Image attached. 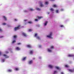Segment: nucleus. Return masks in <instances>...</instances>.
<instances>
[{"label": "nucleus", "instance_id": "49530a36", "mask_svg": "<svg viewBox=\"0 0 74 74\" xmlns=\"http://www.w3.org/2000/svg\"><path fill=\"white\" fill-rule=\"evenodd\" d=\"M24 22H26V21H27V20H24Z\"/></svg>", "mask_w": 74, "mask_h": 74}, {"label": "nucleus", "instance_id": "cd10ccee", "mask_svg": "<svg viewBox=\"0 0 74 74\" xmlns=\"http://www.w3.org/2000/svg\"><path fill=\"white\" fill-rule=\"evenodd\" d=\"M36 10H38V11H40V10H41V9L38 8L36 9Z\"/></svg>", "mask_w": 74, "mask_h": 74}, {"label": "nucleus", "instance_id": "8fccbe9b", "mask_svg": "<svg viewBox=\"0 0 74 74\" xmlns=\"http://www.w3.org/2000/svg\"><path fill=\"white\" fill-rule=\"evenodd\" d=\"M37 26H40V25H37Z\"/></svg>", "mask_w": 74, "mask_h": 74}, {"label": "nucleus", "instance_id": "58836bf2", "mask_svg": "<svg viewBox=\"0 0 74 74\" xmlns=\"http://www.w3.org/2000/svg\"><path fill=\"white\" fill-rule=\"evenodd\" d=\"M21 43H17V45H21Z\"/></svg>", "mask_w": 74, "mask_h": 74}, {"label": "nucleus", "instance_id": "f03ea898", "mask_svg": "<svg viewBox=\"0 0 74 74\" xmlns=\"http://www.w3.org/2000/svg\"><path fill=\"white\" fill-rule=\"evenodd\" d=\"M53 48H54V47L53 46H52L51 47V49H48V51L49 52H52V51L51 50V49H53Z\"/></svg>", "mask_w": 74, "mask_h": 74}, {"label": "nucleus", "instance_id": "2eb2a0df", "mask_svg": "<svg viewBox=\"0 0 74 74\" xmlns=\"http://www.w3.org/2000/svg\"><path fill=\"white\" fill-rule=\"evenodd\" d=\"M5 62V59H1V62H2V63H3V62Z\"/></svg>", "mask_w": 74, "mask_h": 74}, {"label": "nucleus", "instance_id": "bb28decb", "mask_svg": "<svg viewBox=\"0 0 74 74\" xmlns=\"http://www.w3.org/2000/svg\"><path fill=\"white\" fill-rule=\"evenodd\" d=\"M3 18H4V19H5L6 21V20H7V18H6V17H5V16H3Z\"/></svg>", "mask_w": 74, "mask_h": 74}, {"label": "nucleus", "instance_id": "0eeeda50", "mask_svg": "<svg viewBox=\"0 0 74 74\" xmlns=\"http://www.w3.org/2000/svg\"><path fill=\"white\" fill-rule=\"evenodd\" d=\"M16 49L17 51H19V50H21V49L18 47H17L16 48Z\"/></svg>", "mask_w": 74, "mask_h": 74}, {"label": "nucleus", "instance_id": "412c9836", "mask_svg": "<svg viewBox=\"0 0 74 74\" xmlns=\"http://www.w3.org/2000/svg\"><path fill=\"white\" fill-rule=\"evenodd\" d=\"M58 73V71H54V74H57Z\"/></svg>", "mask_w": 74, "mask_h": 74}, {"label": "nucleus", "instance_id": "c03bdc74", "mask_svg": "<svg viewBox=\"0 0 74 74\" xmlns=\"http://www.w3.org/2000/svg\"><path fill=\"white\" fill-rule=\"evenodd\" d=\"M5 53H8V52L7 51H5Z\"/></svg>", "mask_w": 74, "mask_h": 74}, {"label": "nucleus", "instance_id": "b1692460", "mask_svg": "<svg viewBox=\"0 0 74 74\" xmlns=\"http://www.w3.org/2000/svg\"><path fill=\"white\" fill-rule=\"evenodd\" d=\"M48 2L46 1L45 3V4H46V5H47L48 4Z\"/></svg>", "mask_w": 74, "mask_h": 74}, {"label": "nucleus", "instance_id": "72a5a7b5", "mask_svg": "<svg viewBox=\"0 0 74 74\" xmlns=\"http://www.w3.org/2000/svg\"><path fill=\"white\" fill-rule=\"evenodd\" d=\"M33 53V51H30V54H32V53Z\"/></svg>", "mask_w": 74, "mask_h": 74}, {"label": "nucleus", "instance_id": "a878e982", "mask_svg": "<svg viewBox=\"0 0 74 74\" xmlns=\"http://www.w3.org/2000/svg\"><path fill=\"white\" fill-rule=\"evenodd\" d=\"M8 72H12V70L9 69L8 70Z\"/></svg>", "mask_w": 74, "mask_h": 74}, {"label": "nucleus", "instance_id": "f8f14e48", "mask_svg": "<svg viewBox=\"0 0 74 74\" xmlns=\"http://www.w3.org/2000/svg\"><path fill=\"white\" fill-rule=\"evenodd\" d=\"M56 69H57V70H61V69L59 68V67H58L57 66H56Z\"/></svg>", "mask_w": 74, "mask_h": 74}, {"label": "nucleus", "instance_id": "de8ad7c7", "mask_svg": "<svg viewBox=\"0 0 74 74\" xmlns=\"http://www.w3.org/2000/svg\"><path fill=\"white\" fill-rule=\"evenodd\" d=\"M1 55V53L0 51V56Z\"/></svg>", "mask_w": 74, "mask_h": 74}, {"label": "nucleus", "instance_id": "e433bc0d", "mask_svg": "<svg viewBox=\"0 0 74 74\" xmlns=\"http://www.w3.org/2000/svg\"><path fill=\"white\" fill-rule=\"evenodd\" d=\"M2 25H6V23H3Z\"/></svg>", "mask_w": 74, "mask_h": 74}, {"label": "nucleus", "instance_id": "dca6fc26", "mask_svg": "<svg viewBox=\"0 0 74 74\" xmlns=\"http://www.w3.org/2000/svg\"><path fill=\"white\" fill-rule=\"evenodd\" d=\"M22 34L23 35V36H25V37H26L27 36L26 34L25 33H23Z\"/></svg>", "mask_w": 74, "mask_h": 74}, {"label": "nucleus", "instance_id": "f704fd0d", "mask_svg": "<svg viewBox=\"0 0 74 74\" xmlns=\"http://www.w3.org/2000/svg\"><path fill=\"white\" fill-rule=\"evenodd\" d=\"M15 42H16V41L15 40H14V41H13V42H12L13 44H14V43H15Z\"/></svg>", "mask_w": 74, "mask_h": 74}, {"label": "nucleus", "instance_id": "37998d69", "mask_svg": "<svg viewBox=\"0 0 74 74\" xmlns=\"http://www.w3.org/2000/svg\"><path fill=\"white\" fill-rule=\"evenodd\" d=\"M2 31V29L0 28V32H1Z\"/></svg>", "mask_w": 74, "mask_h": 74}, {"label": "nucleus", "instance_id": "9b49d317", "mask_svg": "<svg viewBox=\"0 0 74 74\" xmlns=\"http://www.w3.org/2000/svg\"><path fill=\"white\" fill-rule=\"evenodd\" d=\"M40 7H44V5L42 4V2H40Z\"/></svg>", "mask_w": 74, "mask_h": 74}, {"label": "nucleus", "instance_id": "f3484780", "mask_svg": "<svg viewBox=\"0 0 74 74\" xmlns=\"http://www.w3.org/2000/svg\"><path fill=\"white\" fill-rule=\"evenodd\" d=\"M26 57H25V58H23L22 59L23 61H24V60H26Z\"/></svg>", "mask_w": 74, "mask_h": 74}, {"label": "nucleus", "instance_id": "20e7f679", "mask_svg": "<svg viewBox=\"0 0 74 74\" xmlns=\"http://www.w3.org/2000/svg\"><path fill=\"white\" fill-rule=\"evenodd\" d=\"M20 27H21V26L18 25L17 27H15L14 28V30L15 31H16V30H19V29H20Z\"/></svg>", "mask_w": 74, "mask_h": 74}, {"label": "nucleus", "instance_id": "7ed1b4c3", "mask_svg": "<svg viewBox=\"0 0 74 74\" xmlns=\"http://www.w3.org/2000/svg\"><path fill=\"white\" fill-rule=\"evenodd\" d=\"M34 37H36L37 39H38V40L40 39V37L37 35V34H35Z\"/></svg>", "mask_w": 74, "mask_h": 74}, {"label": "nucleus", "instance_id": "2f4dec72", "mask_svg": "<svg viewBox=\"0 0 74 74\" xmlns=\"http://www.w3.org/2000/svg\"><path fill=\"white\" fill-rule=\"evenodd\" d=\"M65 67H69V66L68 65H66L65 66Z\"/></svg>", "mask_w": 74, "mask_h": 74}, {"label": "nucleus", "instance_id": "ddd939ff", "mask_svg": "<svg viewBox=\"0 0 74 74\" xmlns=\"http://www.w3.org/2000/svg\"><path fill=\"white\" fill-rule=\"evenodd\" d=\"M68 57H73L74 56V55H71V54H70L68 55Z\"/></svg>", "mask_w": 74, "mask_h": 74}, {"label": "nucleus", "instance_id": "c85d7f7f", "mask_svg": "<svg viewBox=\"0 0 74 74\" xmlns=\"http://www.w3.org/2000/svg\"><path fill=\"white\" fill-rule=\"evenodd\" d=\"M56 13H59V11L58 10H57L56 11Z\"/></svg>", "mask_w": 74, "mask_h": 74}, {"label": "nucleus", "instance_id": "6e6552de", "mask_svg": "<svg viewBox=\"0 0 74 74\" xmlns=\"http://www.w3.org/2000/svg\"><path fill=\"white\" fill-rule=\"evenodd\" d=\"M3 56L5 57V58H9V56H8L7 55L5 54L3 55Z\"/></svg>", "mask_w": 74, "mask_h": 74}, {"label": "nucleus", "instance_id": "aec40b11", "mask_svg": "<svg viewBox=\"0 0 74 74\" xmlns=\"http://www.w3.org/2000/svg\"><path fill=\"white\" fill-rule=\"evenodd\" d=\"M29 10L30 11H34V10L33 9V8H30L29 9Z\"/></svg>", "mask_w": 74, "mask_h": 74}, {"label": "nucleus", "instance_id": "ea45409f", "mask_svg": "<svg viewBox=\"0 0 74 74\" xmlns=\"http://www.w3.org/2000/svg\"><path fill=\"white\" fill-rule=\"evenodd\" d=\"M39 48H41V45H39Z\"/></svg>", "mask_w": 74, "mask_h": 74}, {"label": "nucleus", "instance_id": "c756f323", "mask_svg": "<svg viewBox=\"0 0 74 74\" xmlns=\"http://www.w3.org/2000/svg\"><path fill=\"white\" fill-rule=\"evenodd\" d=\"M16 37H17V36H13V38H16Z\"/></svg>", "mask_w": 74, "mask_h": 74}, {"label": "nucleus", "instance_id": "4be33fe9", "mask_svg": "<svg viewBox=\"0 0 74 74\" xmlns=\"http://www.w3.org/2000/svg\"><path fill=\"white\" fill-rule=\"evenodd\" d=\"M53 7H58V6L56 5H53Z\"/></svg>", "mask_w": 74, "mask_h": 74}, {"label": "nucleus", "instance_id": "603ef678", "mask_svg": "<svg viewBox=\"0 0 74 74\" xmlns=\"http://www.w3.org/2000/svg\"><path fill=\"white\" fill-rule=\"evenodd\" d=\"M51 0V1H53V0Z\"/></svg>", "mask_w": 74, "mask_h": 74}, {"label": "nucleus", "instance_id": "473e14b6", "mask_svg": "<svg viewBox=\"0 0 74 74\" xmlns=\"http://www.w3.org/2000/svg\"><path fill=\"white\" fill-rule=\"evenodd\" d=\"M28 23H29V24H31V23H32V21H29L28 22Z\"/></svg>", "mask_w": 74, "mask_h": 74}, {"label": "nucleus", "instance_id": "09e8293b", "mask_svg": "<svg viewBox=\"0 0 74 74\" xmlns=\"http://www.w3.org/2000/svg\"><path fill=\"white\" fill-rule=\"evenodd\" d=\"M0 37V38H3V36H2Z\"/></svg>", "mask_w": 74, "mask_h": 74}, {"label": "nucleus", "instance_id": "c9c22d12", "mask_svg": "<svg viewBox=\"0 0 74 74\" xmlns=\"http://www.w3.org/2000/svg\"><path fill=\"white\" fill-rule=\"evenodd\" d=\"M61 11H64V10L63 9H61Z\"/></svg>", "mask_w": 74, "mask_h": 74}, {"label": "nucleus", "instance_id": "5701e85b", "mask_svg": "<svg viewBox=\"0 0 74 74\" xmlns=\"http://www.w3.org/2000/svg\"><path fill=\"white\" fill-rule=\"evenodd\" d=\"M15 70L16 71H18V70H19V68H15Z\"/></svg>", "mask_w": 74, "mask_h": 74}, {"label": "nucleus", "instance_id": "6ab92c4d", "mask_svg": "<svg viewBox=\"0 0 74 74\" xmlns=\"http://www.w3.org/2000/svg\"><path fill=\"white\" fill-rule=\"evenodd\" d=\"M28 31L29 32H32V31H33V29H28Z\"/></svg>", "mask_w": 74, "mask_h": 74}, {"label": "nucleus", "instance_id": "1a4fd4ad", "mask_svg": "<svg viewBox=\"0 0 74 74\" xmlns=\"http://www.w3.org/2000/svg\"><path fill=\"white\" fill-rule=\"evenodd\" d=\"M33 63V61L32 60H31L29 62V64H32Z\"/></svg>", "mask_w": 74, "mask_h": 74}, {"label": "nucleus", "instance_id": "a19ab883", "mask_svg": "<svg viewBox=\"0 0 74 74\" xmlns=\"http://www.w3.org/2000/svg\"><path fill=\"white\" fill-rule=\"evenodd\" d=\"M24 12H27V10H25L24 11Z\"/></svg>", "mask_w": 74, "mask_h": 74}, {"label": "nucleus", "instance_id": "7c9ffc66", "mask_svg": "<svg viewBox=\"0 0 74 74\" xmlns=\"http://www.w3.org/2000/svg\"><path fill=\"white\" fill-rule=\"evenodd\" d=\"M50 10L51 11H54V10H53V8L51 9Z\"/></svg>", "mask_w": 74, "mask_h": 74}, {"label": "nucleus", "instance_id": "f257e3e1", "mask_svg": "<svg viewBox=\"0 0 74 74\" xmlns=\"http://www.w3.org/2000/svg\"><path fill=\"white\" fill-rule=\"evenodd\" d=\"M53 35V32H50L49 34V35L47 36V37L49 38H53V37H52V36Z\"/></svg>", "mask_w": 74, "mask_h": 74}, {"label": "nucleus", "instance_id": "39448f33", "mask_svg": "<svg viewBox=\"0 0 74 74\" xmlns=\"http://www.w3.org/2000/svg\"><path fill=\"white\" fill-rule=\"evenodd\" d=\"M48 23V21H46L43 23V25L44 26H46L47 25Z\"/></svg>", "mask_w": 74, "mask_h": 74}, {"label": "nucleus", "instance_id": "4468645a", "mask_svg": "<svg viewBox=\"0 0 74 74\" xmlns=\"http://www.w3.org/2000/svg\"><path fill=\"white\" fill-rule=\"evenodd\" d=\"M68 70H69V71H70V72H73V71H74V69L73 70L72 69H69Z\"/></svg>", "mask_w": 74, "mask_h": 74}, {"label": "nucleus", "instance_id": "a211bd4d", "mask_svg": "<svg viewBox=\"0 0 74 74\" xmlns=\"http://www.w3.org/2000/svg\"><path fill=\"white\" fill-rule=\"evenodd\" d=\"M27 47L28 48H31V47H32V46H31V45H27Z\"/></svg>", "mask_w": 74, "mask_h": 74}, {"label": "nucleus", "instance_id": "79ce46f5", "mask_svg": "<svg viewBox=\"0 0 74 74\" xmlns=\"http://www.w3.org/2000/svg\"><path fill=\"white\" fill-rule=\"evenodd\" d=\"M14 20L15 21H18V20L16 19H14Z\"/></svg>", "mask_w": 74, "mask_h": 74}, {"label": "nucleus", "instance_id": "9d476101", "mask_svg": "<svg viewBox=\"0 0 74 74\" xmlns=\"http://www.w3.org/2000/svg\"><path fill=\"white\" fill-rule=\"evenodd\" d=\"M37 18L39 19H42V18H43V17L38 16Z\"/></svg>", "mask_w": 74, "mask_h": 74}, {"label": "nucleus", "instance_id": "4c0bfd02", "mask_svg": "<svg viewBox=\"0 0 74 74\" xmlns=\"http://www.w3.org/2000/svg\"><path fill=\"white\" fill-rule=\"evenodd\" d=\"M35 21H38V19H35Z\"/></svg>", "mask_w": 74, "mask_h": 74}, {"label": "nucleus", "instance_id": "393cba45", "mask_svg": "<svg viewBox=\"0 0 74 74\" xmlns=\"http://www.w3.org/2000/svg\"><path fill=\"white\" fill-rule=\"evenodd\" d=\"M60 27H64V25H60Z\"/></svg>", "mask_w": 74, "mask_h": 74}, {"label": "nucleus", "instance_id": "3c124183", "mask_svg": "<svg viewBox=\"0 0 74 74\" xmlns=\"http://www.w3.org/2000/svg\"><path fill=\"white\" fill-rule=\"evenodd\" d=\"M39 59H41V57H39Z\"/></svg>", "mask_w": 74, "mask_h": 74}, {"label": "nucleus", "instance_id": "423d86ee", "mask_svg": "<svg viewBox=\"0 0 74 74\" xmlns=\"http://www.w3.org/2000/svg\"><path fill=\"white\" fill-rule=\"evenodd\" d=\"M48 67L49 68H50V69H52L53 68V66L52 65H48Z\"/></svg>", "mask_w": 74, "mask_h": 74}, {"label": "nucleus", "instance_id": "a18cd8bd", "mask_svg": "<svg viewBox=\"0 0 74 74\" xmlns=\"http://www.w3.org/2000/svg\"><path fill=\"white\" fill-rule=\"evenodd\" d=\"M47 14H49V12H47Z\"/></svg>", "mask_w": 74, "mask_h": 74}]
</instances>
